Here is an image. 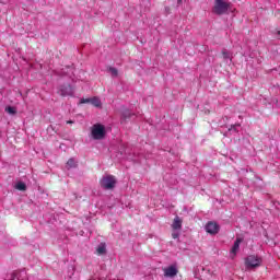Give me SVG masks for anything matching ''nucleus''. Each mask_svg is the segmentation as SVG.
Returning <instances> with one entry per match:
<instances>
[{"label": "nucleus", "mask_w": 280, "mask_h": 280, "mask_svg": "<svg viewBox=\"0 0 280 280\" xmlns=\"http://www.w3.org/2000/svg\"><path fill=\"white\" fill-rule=\"evenodd\" d=\"M108 72L110 73L112 78H117V75H119L117 68L109 67Z\"/></svg>", "instance_id": "2eb2a0df"}, {"label": "nucleus", "mask_w": 280, "mask_h": 280, "mask_svg": "<svg viewBox=\"0 0 280 280\" xmlns=\"http://www.w3.org/2000/svg\"><path fill=\"white\" fill-rule=\"evenodd\" d=\"M240 124L231 125L229 128V132H240L237 128H240Z\"/></svg>", "instance_id": "6ab92c4d"}, {"label": "nucleus", "mask_w": 280, "mask_h": 280, "mask_svg": "<svg viewBox=\"0 0 280 280\" xmlns=\"http://www.w3.org/2000/svg\"><path fill=\"white\" fill-rule=\"evenodd\" d=\"M178 275V269L174 266H170L164 269V277H170L173 279V277H176Z\"/></svg>", "instance_id": "0eeeda50"}, {"label": "nucleus", "mask_w": 280, "mask_h": 280, "mask_svg": "<svg viewBox=\"0 0 280 280\" xmlns=\"http://www.w3.org/2000/svg\"><path fill=\"white\" fill-rule=\"evenodd\" d=\"M206 231L210 235H218L220 232V225L213 221H210L206 224Z\"/></svg>", "instance_id": "423d86ee"}, {"label": "nucleus", "mask_w": 280, "mask_h": 280, "mask_svg": "<svg viewBox=\"0 0 280 280\" xmlns=\"http://www.w3.org/2000/svg\"><path fill=\"white\" fill-rule=\"evenodd\" d=\"M68 167H78V162L73 158L69 159L67 162Z\"/></svg>", "instance_id": "f3484780"}, {"label": "nucleus", "mask_w": 280, "mask_h": 280, "mask_svg": "<svg viewBox=\"0 0 280 280\" xmlns=\"http://www.w3.org/2000/svg\"><path fill=\"white\" fill-rule=\"evenodd\" d=\"M183 3V0H177V5H180Z\"/></svg>", "instance_id": "393cba45"}, {"label": "nucleus", "mask_w": 280, "mask_h": 280, "mask_svg": "<svg viewBox=\"0 0 280 280\" xmlns=\"http://www.w3.org/2000/svg\"><path fill=\"white\" fill-rule=\"evenodd\" d=\"M91 104H93V106H96V107L102 106V102L97 97L91 98Z\"/></svg>", "instance_id": "a211bd4d"}, {"label": "nucleus", "mask_w": 280, "mask_h": 280, "mask_svg": "<svg viewBox=\"0 0 280 280\" xmlns=\"http://www.w3.org/2000/svg\"><path fill=\"white\" fill-rule=\"evenodd\" d=\"M11 280H27V273L22 270V271H15L13 273H11Z\"/></svg>", "instance_id": "6e6552de"}, {"label": "nucleus", "mask_w": 280, "mask_h": 280, "mask_svg": "<svg viewBox=\"0 0 280 280\" xmlns=\"http://www.w3.org/2000/svg\"><path fill=\"white\" fill-rule=\"evenodd\" d=\"M65 73H67V72H58V71H55V75H65Z\"/></svg>", "instance_id": "4be33fe9"}, {"label": "nucleus", "mask_w": 280, "mask_h": 280, "mask_svg": "<svg viewBox=\"0 0 280 280\" xmlns=\"http://www.w3.org/2000/svg\"><path fill=\"white\" fill-rule=\"evenodd\" d=\"M212 12L218 16L226 14V12H229V3H226L224 0H215L214 7L212 8Z\"/></svg>", "instance_id": "7ed1b4c3"}, {"label": "nucleus", "mask_w": 280, "mask_h": 280, "mask_svg": "<svg viewBox=\"0 0 280 280\" xmlns=\"http://www.w3.org/2000/svg\"><path fill=\"white\" fill-rule=\"evenodd\" d=\"M5 113H9V115H16V107L13 106H7Z\"/></svg>", "instance_id": "dca6fc26"}, {"label": "nucleus", "mask_w": 280, "mask_h": 280, "mask_svg": "<svg viewBox=\"0 0 280 280\" xmlns=\"http://www.w3.org/2000/svg\"><path fill=\"white\" fill-rule=\"evenodd\" d=\"M58 93L61 97H73V88L71 84H62L59 86Z\"/></svg>", "instance_id": "39448f33"}, {"label": "nucleus", "mask_w": 280, "mask_h": 280, "mask_svg": "<svg viewBox=\"0 0 280 280\" xmlns=\"http://www.w3.org/2000/svg\"><path fill=\"white\" fill-rule=\"evenodd\" d=\"M132 117H135V113H131L128 108L122 109L121 124H124V121H126L127 119H131Z\"/></svg>", "instance_id": "1a4fd4ad"}, {"label": "nucleus", "mask_w": 280, "mask_h": 280, "mask_svg": "<svg viewBox=\"0 0 280 280\" xmlns=\"http://www.w3.org/2000/svg\"><path fill=\"white\" fill-rule=\"evenodd\" d=\"M243 242H244V238L236 237V240L232 246V249H231L232 255H237V250H240V244H242Z\"/></svg>", "instance_id": "9d476101"}, {"label": "nucleus", "mask_w": 280, "mask_h": 280, "mask_svg": "<svg viewBox=\"0 0 280 280\" xmlns=\"http://www.w3.org/2000/svg\"><path fill=\"white\" fill-rule=\"evenodd\" d=\"M276 37L280 40V31H277Z\"/></svg>", "instance_id": "5701e85b"}, {"label": "nucleus", "mask_w": 280, "mask_h": 280, "mask_svg": "<svg viewBox=\"0 0 280 280\" xmlns=\"http://www.w3.org/2000/svg\"><path fill=\"white\" fill-rule=\"evenodd\" d=\"M67 124H73V120H68Z\"/></svg>", "instance_id": "a878e982"}, {"label": "nucleus", "mask_w": 280, "mask_h": 280, "mask_svg": "<svg viewBox=\"0 0 280 280\" xmlns=\"http://www.w3.org/2000/svg\"><path fill=\"white\" fill-rule=\"evenodd\" d=\"M222 56H223V60H224V62H226V65H231V62H233L231 52H229V50H226V48L222 49Z\"/></svg>", "instance_id": "9b49d317"}, {"label": "nucleus", "mask_w": 280, "mask_h": 280, "mask_svg": "<svg viewBox=\"0 0 280 280\" xmlns=\"http://www.w3.org/2000/svg\"><path fill=\"white\" fill-rule=\"evenodd\" d=\"M100 185L102 189H106V190L115 189L117 185V178H115V176L113 175H105L101 178Z\"/></svg>", "instance_id": "f03ea898"}, {"label": "nucleus", "mask_w": 280, "mask_h": 280, "mask_svg": "<svg viewBox=\"0 0 280 280\" xmlns=\"http://www.w3.org/2000/svg\"><path fill=\"white\" fill-rule=\"evenodd\" d=\"M92 98H81L80 104H91Z\"/></svg>", "instance_id": "aec40b11"}, {"label": "nucleus", "mask_w": 280, "mask_h": 280, "mask_svg": "<svg viewBox=\"0 0 280 280\" xmlns=\"http://www.w3.org/2000/svg\"><path fill=\"white\" fill-rule=\"evenodd\" d=\"M246 268H259L261 266V258L255 255H249L245 258Z\"/></svg>", "instance_id": "20e7f679"}, {"label": "nucleus", "mask_w": 280, "mask_h": 280, "mask_svg": "<svg viewBox=\"0 0 280 280\" xmlns=\"http://www.w3.org/2000/svg\"><path fill=\"white\" fill-rule=\"evenodd\" d=\"M15 189H18L19 191H26L27 190V185L23 182H18L15 184Z\"/></svg>", "instance_id": "4468645a"}, {"label": "nucleus", "mask_w": 280, "mask_h": 280, "mask_svg": "<svg viewBox=\"0 0 280 280\" xmlns=\"http://www.w3.org/2000/svg\"><path fill=\"white\" fill-rule=\"evenodd\" d=\"M172 228L175 231L183 229V220L180 219V217H175Z\"/></svg>", "instance_id": "f8f14e48"}, {"label": "nucleus", "mask_w": 280, "mask_h": 280, "mask_svg": "<svg viewBox=\"0 0 280 280\" xmlns=\"http://www.w3.org/2000/svg\"><path fill=\"white\" fill-rule=\"evenodd\" d=\"M97 255H106V243H101L96 248Z\"/></svg>", "instance_id": "ddd939ff"}, {"label": "nucleus", "mask_w": 280, "mask_h": 280, "mask_svg": "<svg viewBox=\"0 0 280 280\" xmlns=\"http://www.w3.org/2000/svg\"><path fill=\"white\" fill-rule=\"evenodd\" d=\"M170 7H165V12H166V14H170Z\"/></svg>", "instance_id": "b1692460"}, {"label": "nucleus", "mask_w": 280, "mask_h": 280, "mask_svg": "<svg viewBox=\"0 0 280 280\" xmlns=\"http://www.w3.org/2000/svg\"><path fill=\"white\" fill-rule=\"evenodd\" d=\"M172 237H173V240H178V233H173Z\"/></svg>", "instance_id": "412c9836"}, {"label": "nucleus", "mask_w": 280, "mask_h": 280, "mask_svg": "<svg viewBox=\"0 0 280 280\" xmlns=\"http://www.w3.org/2000/svg\"><path fill=\"white\" fill-rule=\"evenodd\" d=\"M91 136L94 141L106 139V127L100 122L94 124L91 128Z\"/></svg>", "instance_id": "f257e3e1"}]
</instances>
